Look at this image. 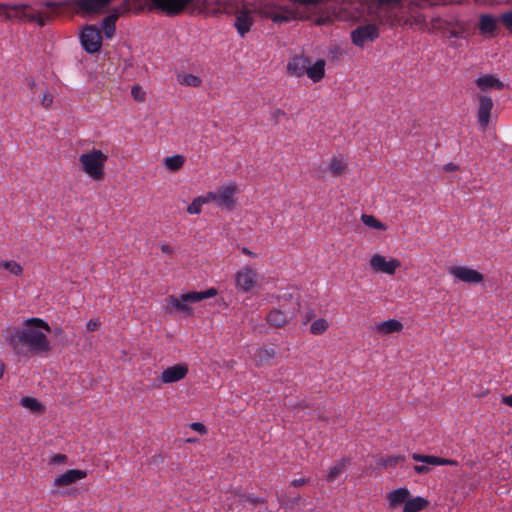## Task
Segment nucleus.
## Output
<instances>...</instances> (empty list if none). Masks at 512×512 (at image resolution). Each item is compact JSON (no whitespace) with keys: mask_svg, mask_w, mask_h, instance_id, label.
<instances>
[{"mask_svg":"<svg viewBox=\"0 0 512 512\" xmlns=\"http://www.w3.org/2000/svg\"><path fill=\"white\" fill-rule=\"evenodd\" d=\"M402 0H368L366 2L355 1L349 6L358 4L356 9L361 13L365 8L367 14L371 17L372 22L358 25L350 33L352 43L360 48L365 44L374 42L379 37V26L389 25H402L401 18L397 16L393 7H388L390 4L397 6L401 5Z\"/></svg>","mask_w":512,"mask_h":512,"instance_id":"nucleus-1","label":"nucleus"},{"mask_svg":"<svg viewBox=\"0 0 512 512\" xmlns=\"http://www.w3.org/2000/svg\"><path fill=\"white\" fill-rule=\"evenodd\" d=\"M50 331L51 328L46 321L32 317L24 320L21 327L15 328L7 335L6 340L17 352L26 349L33 354H43L51 350L48 339Z\"/></svg>","mask_w":512,"mask_h":512,"instance_id":"nucleus-2","label":"nucleus"},{"mask_svg":"<svg viewBox=\"0 0 512 512\" xmlns=\"http://www.w3.org/2000/svg\"><path fill=\"white\" fill-rule=\"evenodd\" d=\"M164 4L172 8L176 6V9H178L176 13H164L167 16H176L182 13L215 16L221 13H230V6L232 5L224 0H164Z\"/></svg>","mask_w":512,"mask_h":512,"instance_id":"nucleus-3","label":"nucleus"},{"mask_svg":"<svg viewBox=\"0 0 512 512\" xmlns=\"http://www.w3.org/2000/svg\"><path fill=\"white\" fill-rule=\"evenodd\" d=\"M50 12L36 11L28 5H10L0 3V15H5L6 19L20 18L31 22H37L44 26L49 19L56 15L63 7L64 3L55 1H45L42 3Z\"/></svg>","mask_w":512,"mask_h":512,"instance_id":"nucleus-4","label":"nucleus"},{"mask_svg":"<svg viewBox=\"0 0 512 512\" xmlns=\"http://www.w3.org/2000/svg\"><path fill=\"white\" fill-rule=\"evenodd\" d=\"M218 294L216 288H209L205 291H191L188 293L181 294L179 297L169 296L166 298V311L171 313L173 311H179L186 315H192L193 311L191 308L192 304L201 302L205 299L215 297Z\"/></svg>","mask_w":512,"mask_h":512,"instance_id":"nucleus-5","label":"nucleus"},{"mask_svg":"<svg viewBox=\"0 0 512 512\" xmlns=\"http://www.w3.org/2000/svg\"><path fill=\"white\" fill-rule=\"evenodd\" d=\"M108 156L101 150L92 149L79 156L81 170L94 181L104 178V167Z\"/></svg>","mask_w":512,"mask_h":512,"instance_id":"nucleus-6","label":"nucleus"},{"mask_svg":"<svg viewBox=\"0 0 512 512\" xmlns=\"http://www.w3.org/2000/svg\"><path fill=\"white\" fill-rule=\"evenodd\" d=\"M300 310V304L297 299L289 296L279 307L273 308L266 315V321L269 325L281 328L294 320Z\"/></svg>","mask_w":512,"mask_h":512,"instance_id":"nucleus-7","label":"nucleus"},{"mask_svg":"<svg viewBox=\"0 0 512 512\" xmlns=\"http://www.w3.org/2000/svg\"><path fill=\"white\" fill-rule=\"evenodd\" d=\"M236 186L227 184L219 187L215 191L206 194L208 202H214L219 208L232 210L235 206Z\"/></svg>","mask_w":512,"mask_h":512,"instance_id":"nucleus-8","label":"nucleus"},{"mask_svg":"<svg viewBox=\"0 0 512 512\" xmlns=\"http://www.w3.org/2000/svg\"><path fill=\"white\" fill-rule=\"evenodd\" d=\"M235 287L245 293L259 285L258 272L250 265H244L234 275Z\"/></svg>","mask_w":512,"mask_h":512,"instance_id":"nucleus-9","label":"nucleus"},{"mask_svg":"<svg viewBox=\"0 0 512 512\" xmlns=\"http://www.w3.org/2000/svg\"><path fill=\"white\" fill-rule=\"evenodd\" d=\"M134 11L131 0H123L119 7L114 8L110 14L103 18L101 28L106 38H112L116 31V21L121 15Z\"/></svg>","mask_w":512,"mask_h":512,"instance_id":"nucleus-10","label":"nucleus"},{"mask_svg":"<svg viewBox=\"0 0 512 512\" xmlns=\"http://www.w3.org/2000/svg\"><path fill=\"white\" fill-rule=\"evenodd\" d=\"M80 42L88 54L99 52L102 46L100 30L94 25H86L80 33Z\"/></svg>","mask_w":512,"mask_h":512,"instance_id":"nucleus-11","label":"nucleus"},{"mask_svg":"<svg viewBox=\"0 0 512 512\" xmlns=\"http://www.w3.org/2000/svg\"><path fill=\"white\" fill-rule=\"evenodd\" d=\"M256 9L262 17L271 19L274 23L278 24L288 23L298 17L296 11L288 8H276L275 6L265 5Z\"/></svg>","mask_w":512,"mask_h":512,"instance_id":"nucleus-12","label":"nucleus"},{"mask_svg":"<svg viewBox=\"0 0 512 512\" xmlns=\"http://www.w3.org/2000/svg\"><path fill=\"white\" fill-rule=\"evenodd\" d=\"M369 264L374 272L387 275H394L396 270L401 266V262L398 259H388L378 253H375L371 256Z\"/></svg>","mask_w":512,"mask_h":512,"instance_id":"nucleus-13","label":"nucleus"},{"mask_svg":"<svg viewBox=\"0 0 512 512\" xmlns=\"http://www.w3.org/2000/svg\"><path fill=\"white\" fill-rule=\"evenodd\" d=\"M235 10V23L234 26L237 29L238 33L241 37H244L246 33H248L254 23L253 18L251 16V10L243 5L239 7L238 5H231L230 12Z\"/></svg>","mask_w":512,"mask_h":512,"instance_id":"nucleus-14","label":"nucleus"},{"mask_svg":"<svg viewBox=\"0 0 512 512\" xmlns=\"http://www.w3.org/2000/svg\"><path fill=\"white\" fill-rule=\"evenodd\" d=\"M132 7H134V12L141 13L143 11H157L161 13H176L178 9L176 6L173 8L164 4V0H131Z\"/></svg>","mask_w":512,"mask_h":512,"instance_id":"nucleus-15","label":"nucleus"},{"mask_svg":"<svg viewBox=\"0 0 512 512\" xmlns=\"http://www.w3.org/2000/svg\"><path fill=\"white\" fill-rule=\"evenodd\" d=\"M449 273L456 280L469 284L480 283L483 281V275L480 272L467 266H451L449 268Z\"/></svg>","mask_w":512,"mask_h":512,"instance_id":"nucleus-16","label":"nucleus"},{"mask_svg":"<svg viewBox=\"0 0 512 512\" xmlns=\"http://www.w3.org/2000/svg\"><path fill=\"white\" fill-rule=\"evenodd\" d=\"M499 18L492 14H481L477 23L479 33L484 37H495L499 30Z\"/></svg>","mask_w":512,"mask_h":512,"instance_id":"nucleus-17","label":"nucleus"},{"mask_svg":"<svg viewBox=\"0 0 512 512\" xmlns=\"http://www.w3.org/2000/svg\"><path fill=\"white\" fill-rule=\"evenodd\" d=\"M493 106L492 98H480L477 109V122L482 131L486 130L492 116L495 114Z\"/></svg>","mask_w":512,"mask_h":512,"instance_id":"nucleus-18","label":"nucleus"},{"mask_svg":"<svg viewBox=\"0 0 512 512\" xmlns=\"http://www.w3.org/2000/svg\"><path fill=\"white\" fill-rule=\"evenodd\" d=\"M188 365L185 363H179L170 367H167L161 372L160 380L164 384H171L178 382L186 377L188 374Z\"/></svg>","mask_w":512,"mask_h":512,"instance_id":"nucleus-19","label":"nucleus"},{"mask_svg":"<svg viewBox=\"0 0 512 512\" xmlns=\"http://www.w3.org/2000/svg\"><path fill=\"white\" fill-rule=\"evenodd\" d=\"M87 477V472L80 469H71L58 475L54 479V486H68Z\"/></svg>","mask_w":512,"mask_h":512,"instance_id":"nucleus-20","label":"nucleus"},{"mask_svg":"<svg viewBox=\"0 0 512 512\" xmlns=\"http://www.w3.org/2000/svg\"><path fill=\"white\" fill-rule=\"evenodd\" d=\"M475 84L482 92L501 91L505 88V84L492 74L477 78Z\"/></svg>","mask_w":512,"mask_h":512,"instance_id":"nucleus-21","label":"nucleus"},{"mask_svg":"<svg viewBox=\"0 0 512 512\" xmlns=\"http://www.w3.org/2000/svg\"><path fill=\"white\" fill-rule=\"evenodd\" d=\"M311 60L307 57L303 56H295L293 57L287 64V72L291 76L300 77L306 74V70L308 65H310Z\"/></svg>","mask_w":512,"mask_h":512,"instance_id":"nucleus-22","label":"nucleus"},{"mask_svg":"<svg viewBox=\"0 0 512 512\" xmlns=\"http://www.w3.org/2000/svg\"><path fill=\"white\" fill-rule=\"evenodd\" d=\"M408 497H410V491L406 487L394 489L386 494L388 506L392 510L398 508L402 504H405Z\"/></svg>","mask_w":512,"mask_h":512,"instance_id":"nucleus-23","label":"nucleus"},{"mask_svg":"<svg viewBox=\"0 0 512 512\" xmlns=\"http://www.w3.org/2000/svg\"><path fill=\"white\" fill-rule=\"evenodd\" d=\"M403 329V324L396 319H388L381 322H376L373 330L383 336L400 332Z\"/></svg>","mask_w":512,"mask_h":512,"instance_id":"nucleus-24","label":"nucleus"},{"mask_svg":"<svg viewBox=\"0 0 512 512\" xmlns=\"http://www.w3.org/2000/svg\"><path fill=\"white\" fill-rule=\"evenodd\" d=\"M276 351L273 347H256L251 352V357L256 365H264L274 359Z\"/></svg>","mask_w":512,"mask_h":512,"instance_id":"nucleus-25","label":"nucleus"},{"mask_svg":"<svg viewBox=\"0 0 512 512\" xmlns=\"http://www.w3.org/2000/svg\"><path fill=\"white\" fill-rule=\"evenodd\" d=\"M347 166V160L343 156H333L328 163V170L332 176L338 177L346 172Z\"/></svg>","mask_w":512,"mask_h":512,"instance_id":"nucleus-26","label":"nucleus"},{"mask_svg":"<svg viewBox=\"0 0 512 512\" xmlns=\"http://www.w3.org/2000/svg\"><path fill=\"white\" fill-rule=\"evenodd\" d=\"M429 505L428 499L417 496L414 498L408 497V500H406L404 506H403V512H420L424 510Z\"/></svg>","mask_w":512,"mask_h":512,"instance_id":"nucleus-27","label":"nucleus"},{"mask_svg":"<svg viewBox=\"0 0 512 512\" xmlns=\"http://www.w3.org/2000/svg\"><path fill=\"white\" fill-rule=\"evenodd\" d=\"M325 74V61L320 59L317 60L314 64L308 65L306 70V75L313 80L314 82L320 81Z\"/></svg>","mask_w":512,"mask_h":512,"instance_id":"nucleus-28","label":"nucleus"},{"mask_svg":"<svg viewBox=\"0 0 512 512\" xmlns=\"http://www.w3.org/2000/svg\"><path fill=\"white\" fill-rule=\"evenodd\" d=\"M348 463L349 460L347 458H342L332 465L327 473V481L334 482L345 471Z\"/></svg>","mask_w":512,"mask_h":512,"instance_id":"nucleus-29","label":"nucleus"},{"mask_svg":"<svg viewBox=\"0 0 512 512\" xmlns=\"http://www.w3.org/2000/svg\"><path fill=\"white\" fill-rule=\"evenodd\" d=\"M412 459L416 462L426 463L431 466L446 465L447 463V459L445 458L432 455H421L418 453L412 454Z\"/></svg>","mask_w":512,"mask_h":512,"instance_id":"nucleus-30","label":"nucleus"},{"mask_svg":"<svg viewBox=\"0 0 512 512\" xmlns=\"http://www.w3.org/2000/svg\"><path fill=\"white\" fill-rule=\"evenodd\" d=\"M184 163L185 157L180 154L169 156L163 159V164L165 168L169 171H177L181 169Z\"/></svg>","mask_w":512,"mask_h":512,"instance_id":"nucleus-31","label":"nucleus"},{"mask_svg":"<svg viewBox=\"0 0 512 512\" xmlns=\"http://www.w3.org/2000/svg\"><path fill=\"white\" fill-rule=\"evenodd\" d=\"M205 204H209L206 194L193 199L187 207V213L190 215H199Z\"/></svg>","mask_w":512,"mask_h":512,"instance_id":"nucleus-32","label":"nucleus"},{"mask_svg":"<svg viewBox=\"0 0 512 512\" xmlns=\"http://www.w3.org/2000/svg\"><path fill=\"white\" fill-rule=\"evenodd\" d=\"M452 25L457 31L458 37L467 38L469 35H472L474 31L471 30V24L469 21H460L457 19H452Z\"/></svg>","mask_w":512,"mask_h":512,"instance_id":"nucleus-33","label":"nucleus"},{"mask_svg":"<svg viewBox=\"0 0 512 512\" xmlns=\"http://www.w3.org/2000/svg\"><path fill=\"white\" fill-rule=\"evenodd\" d=\"M361 220L366 226L370 228L383 231L387 230V226L384 223L380 222L378 219H376L373 215L362 214Z\"/></svg>","mask_w":512,"mask_h":512,"instance_id":"nucleus-34","label":"nucleus"},{"mask_svg":"<svg viewBox=\"0 0 512 512\" xmlns=\"http://www.w3.org/2000/svg\"><path fill=\"white\" fill-rule=\"evenodd\" d=\"M177 80L180 84L191 87H197L201 84V79L193 74H178Z\"/></svg>","mask_w":512,"mask_h":512,"instance_id":"nucleus-35","label":"nucleus"},{"mask_svg":"<svg viewBox=\"0 0 512 512\" xmlns=\"http://www.w3.org/2000/svg\"><path fill=\"white\" fill-rule=\"evenodd\" d=\"M329 328V323L324 318H318L311 323L310 332L313 335H321Z\"/></svg>","mask_w":512,"mask_h":512,"instance_id":"nucleus-36","label":"nucleus"},{"mask_svg":"<svg viewBox=\"0 0 512 512\" xmlns=\"http://www.w3.org/2000/svg\"><path fill=\"white\" fill-rule=\"evenodd\" d=\"M404 461V457L400 455L382 457L377 461V465L383 468L393 467Z\"/></svg>","mask_w":512,"mask_h":512,"instance_id":"nucleus-37","label":"nucleus"},{"mask_svg":"<svg viewBox=\"0 0 512 512\" xmlns=\"http://www.w3.org/2000/svg\"><path fill=\"white\" fill-rule=\"evenodd\" d=\"M452 25L451 20H445L442 18H435L432 20V28L442 33V35H446L447 31Z\"/></svg>","mask_w":512,"mask_h":512,"instance_id":"nucleus-38","label":"nucleus"},{"mask_svg":"<svg viewBox=\"0 0 512 512\" xmlns=\"http://www.w3.org/2000/svg\"><path fill=\"white\" fill-rule=\"evenodd\" d=\"M20 403L23 407L32 412H40L43 410L41 403L35 398L23 397Z\"/></svg>","mask_w":512,"mask_h":512,"instance_id":"nucleus-39","label":"nucleus"},{"mask_svg":"<svg viewBox=\"0 0 512 512\" xmlns=\"http://www.w3.org/2000/svg\"><path fill=\"white\" fill-rule=\"evenodd\" d=\"M0 266L9 271L13 275H21L23 272L22 266L16 261H1Z\"/></svg>","mask_w":512,"mask_h":512,"instance_id":"nucleus-40","label":"nucleus"},{"mask_svg":"<svg viewBox=\"0 0 512 512\" xmlns=\"http://www.w3.org/2000/svg\"><path fill=\"white\" fill-rule=\"evenodd\" d=\"M500 23L512 33V10L502 13L499 16Z\"/></svg>","mask_w":512,"mask_h":512,"instance_id":"nucleus-41","label":"nucleus"},{"mask_svg":"<svg viewBox=\"0 0 512 512\" xmlns=\"http://www.w3.org/2000/svg\"><path fill=\"white\" fill-rule=\"evenodd\" d=\"M399 17V15H397ZM402 25L401 26H412L413 24L421 26L424 22V17L421 15L415 16L413 21L409 17L400 16Z\"/></svg>","mask_w":512,"mask_h":512,"instance_id":"nucleus-42","label":"nucleus"},{"mask_svg":"<svg viewBox=\"0 0 512 512\" xmlns=\"http://www.w3.org/2000/svg\"><path fill=\"white\" fill-rule=\"evenodd\" d=\"M467 0H445V2H448V3H457V4H463L465 3ZM503 0H475L476 3L478 4H493L495 2H502Z\"/></svg>","mask_w":512,"mask_h":512,"instance_id":"nucleus-43","label":"nucleus"},{"mask_svg":"<svg viewBox=\"0 0 512 512\" xmlns=\"http://www.w3.org/2000/svg\"><path fill=\"white\" fill-rule=\"evenodd\" d=\"M190 428L200 434H206L207 433V428L204 424L200 423V422H193L190 424Z\"/></svg>","mask_w":512,"mask_h":512,"instance_id":"nucleus-44","label":"nucleus"},{"mask_svg":"<svg viewBox=\"0 0 512 512\" xmlns=\"http://www.w3.org/2000/svg\"><path fill=\"white\" fill-rule=\"evenodd\" d=\"M66 459L67 457L64 454H55L51 457L50 464L65 463Z\"/></svg>","mask_w":512,"mask_h":512,"instance_id":"nucleus-45","label":"nucleus"},{"mask_svg":"<svg viewBox=\"0 0 512 512\" xmlns=\"http://www.w3.org/2000/svg\"><path fill=\"white\" fill-rule=\"evenodd\" d=\"M86 326L89 331H95L100 326V321L98 319H91L87 322Z\"/></svg>","mask_w":512,"mask_h":512,"instance_id":"nucleus-46","label":"nucleus"},{"mask_svg":"<svg viewBox=\"0 0 512 512\" xmlns=\"http://www.w3.org/2000/svg\"><path fill=\"white\" fill-rule=\"evenodd\" d=\"M144 92L142 91V87L138 84H135L131 87V96H143Z\"/></svg>","mask_w":512,"mask_h":512,"instance_id":"nucleus-47","label":"nucleus"},{"mask_svg":"<svg viewBox=\"0 0 512 512\" xmlns=\"http://www.w3.org/2000/svg\"><path fill=\"white\" fill-rule=\"evenodd\" d=\"M445 172H455L459 170V166L453 162H449L443 166Z\"/></svg>","mask_w":512,"mask_h":512,"instance_id":"nucleus-48","label":"nucleus"},{"mask_svg":"<svg viewBox=\"0 0 512 512\" xmlns=\"http://www.w3.org/2000/svg\"><path fill=\"white\" fill-rule=\"evenodd\" d=\"M430 470L428 464L427 465H416L414 466V471L417 473V474H425V473H428Z\"/></svg>","mask_w":512,"mask_h":512,"instance_id":"nucleus-49","label":"nucleus"},{"mask_svg":"<svg viewBox=\"0 0 512 512\" xmlns=\"http://www.w3.org/2000/svg\"><path fill=\"white\" fill-rule=\"evenodd\" d=\"M160 249L165 254H173L174 253V248L169 244H161Z\"/></svg>","mask_w":512,"mask_h":512,"instance_id":"nucleus-50","label":"nucleus"},{"mask_svg":"<svg viewBox=\"0 0 512 512\" xmlns=\"http://www.w3.org/2000/svg\"><path fill=\"white\" fill-rule=\"evenodd\" d=\"M309 482L308 479L306 478H299V479H295L291 482V485L294 486V487H298V486H302L304 484H307Z\"/></svg>","mask_w":512,"mask_h":512,"instance_id":"nucleus-51","label":"nucleus"},{"mask_svg":"<svg viewBox=\"0 0 512 512\" xmlns=\"http://www.w3.org/2000/svg\"><path fill=\"white\" fill-rule=\"evenodd\" d=\"M41 105L48 109L52 105L53 98H40Z\"/></svg>","mask_w":512,"mask_h":512,"instance_id":"nucleus-52","label":"nucleus"},{"mask_svg":"<svg viewBox=\"0 0 512 512\" xmlns=\"http://www.w3.org/2000/svg\"><path fill=\"white\" fill-rule=\"evenodd\" d=\"M458 34L459 33L457 31H455L453 25H451V27L449 28V30L447 31L445 36L448 38H452V37L458 38Z\"/></svg>","mask_w":512,"mask_h":512,"instance_id":"nucleus-53","label":"nucleus"},{"mask_svg":"<svg viewBox=\"0 0 512 512\" xmlns=\"http://www.w3.org/2000/svg\"><path fill=\"white\" fill-rule=\"evenodd\" d=\"M502 403L509 407H512V394L504 396L502 398Z\"/></svg>","mask_w":512,"mask_h":512,"instance_id":"nucleus-54","label":"nucleus"},{"mask_svg":"<svg viewBox=\"0 0 512 512\" xmlns=\"http://www.w3.org/2000/svg\"><path fill=\"white\" fill-rule=\"evenodd\" d=\"M242 253L247 255V256H250V257H256V254L253 253L252 251H250L248 248L246 247H243L242 248Z\"/></svg>","mask_w":512,"mask_h":512,"instance_id":"nucleus-55","label":"nucleus"},{"mask_svg":"<svg viewBox=\"0 0 512 512\" xmlns=\"http://www.w3.org/2000/svg\"><path fill=\"white\" fill-rule=\"evenodd\" d=\"M4 369H5V365H4L3 361L0 359V379L3 376Z\"/></svg>","mask_w":512,"mask_h":512,"instance_id":"nucleus-56","label":"nucleus"},{"mask_svg":"<svg viewBox=\"0 0 512 512\" xmlns=\"http://www.w3.org/2000/svg\"><path fill=\"white\" fill-rule=\"evenodd\" d=\"M446 465L456 466V465H458V462L456 460L447 459Z\"/></svg>","mask_w":512,"mask_h":512,"instance_id":"nucleus-57","label":"nucleus"},{"mask_svg":"<svg viewBox=\"0 0 512 512\" xmlns=\"http://www.w3.org/2000/svg\"><path fill=\"white\" fill-rule=\"evenodd\" d=\"M247 500L252 502V503H257L258 502V499L255 498V497H248Z\"/></svg>","mask_w":512,"mask_h":512,"instance_id":"nucleus-58","label":"nucleus"},{"mask_svg":"<svg viewBox=\"0 0 512 512\" xmlns=\"http://www.w3.org/2000/svg\"><path fill=\"white\" fill-rule=\"evenodd\" d=\"M325 23V19L324 18H319L317 21H316V24L318 25H321V24H324Z\"/></svg>","mask_w":512,"mask_h":512,"instance_id":"nucleus-59","label":"nucleus"},{"mask_svg":"<svg viewBox=\"0 0 512 512\" xmlns=\"http://www.w3.org/2000/svg\"><path fill=\"white\" fill-rule=\"evenodd\" d=\"M187 442L194 443V442H196V439L195 438H189V439H187Z\"/></svg>","mask_w":512,"mask_h":512,"instance_id":"nucleus-60","label":"nucleus"},{"mask_svg":"<svg viewBox=\"0 0 512 512\" xmlns=\"http://www.w3.org/2000/svg\"><path fill=\"white\" fill-rule=\"evenodd\" d=\"M299 18H300V19H304V17H303V16H299ZM308 18H309V16H306V17H305V19H308Z\"/></svg>","mask_w":512,"mask_h":512,"instance_id":"nucleus-61","label":"nucleus"},{"mask_svg":"<svg viewBox=\"0 0 512 512\" xmlns=\"http://www.w3.org/2000/svg\"><path fill=\"white\" fill-rule=\"evenodd\" d=\"M280 114H284L283 112H281L280 110L277 111V116L280 115Z\"/></svg>","mask_w":512,"mask_h":512,"instance_id":"nucleus-62","label":"nucleus"}]
</instances>
